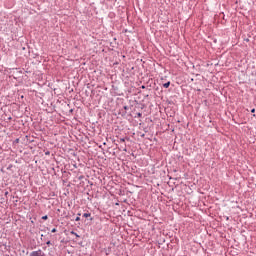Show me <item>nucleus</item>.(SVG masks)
Here are the masks:
<instances>
[{
  "instance_id": "obj_1",
  "label": "nucleus",
  "mask_w": 256,
  "mask_h": 256,
  "mask_svg": "<svg viewBox=\"0 0 256 256\" xmlns=\"http://www.w3.org/2000/svg\"><path fill=\"white\" fill-rule=\"evenodd\" d=\"M30 256H46L42 250L33 251Z\"/></svg>"
},
{
  "instance_id": "obj_2",
  "label": "nucleus",
  "mask_w": 256,
  "mask_h": 256,
  "mask_svg": "<svg viewBox=\"0 0 256 256\" xmlns=\"http://www.w3.org/2000/svg\"><path fill=\"white\" fill-rule=\"evenodd\" d=\"M171 85V82H167V83H164L163 84V87L165 88V89H169V86Z\"/></svg>"
},
{
  "instance_id": "obj_3",
  "label": "nucleus",
  "mask_w": 256,
  "mask_h": 256,
  "mask_svg": "<svg viewBox=\"0 0 256 256\" xmlns=\"http://www.w3.org/2000/svg\"><path fill=\"white\" fill-rule=\"evenodd\" d=\"M83 217H85L87 219V217H91V213H84Z\"/></svg>"
},
{
  "instance_id": "obj_4",
  "label": "nucleus",
  "mask_w": 256,
  "mask_h": 256,
  "mask_svg": "<svg viewBox=\"0 0 256 256\" xmlns=\"http://www.w3.org/2000/svg\"><path fill=\"white\" fill-rule=\"evenodd\" d=\"M42 219H43L44 221H47V220L49 219V217H48L47 215H45V216L42 217Z\"/></svg>"
},
{
  "instance_id": "obj_5",
  "label": "nucleus",
  "mask_w": 256,
  "mask_h": 256,
  "mask_svg": "<svg viewBox=\"0 0 256 256\" xmlns=\"http://www.w3.org/2000/svg\"><path fill=\"white\" fill-rule=\"evenodd\" d=\"M51 232L52 233H57V228H53Z\"/></svg>"
},
{
  "instance_id": "obj_6",
  "label": "nucleus",
  "mask_w": 256,
  "mask_h": 256,
  "mask_svg": "<svg viewBox=\"0 0 256 256\" xmlns=\"http://www.w3.org/2000/svg\"><path fill=\"white\" fill-rule=\"evenodd\" d=\"M71 234L74 235V236L79 237V235H77V233H75V232H71Z\"/></svg>"
},
{
  "instance_id": "obj_7",
  "label": "nucleus",
  "mask_w": 256,
  "mask_h": 256,
  "mask_svg": "<svg viewBox=\"0 0 256 256\" xmlns=\"http://www.w3.org/2000/svg\"><path fill=\"white\" fill-rule=\"evenodd\" d=\"M75 221H81L80 217H76Z\"/></svg>"
},
{
  "instance_id": "obj_8",
  "label": "nucleus",
  "mask_w": 256,
  "mask_h": 256,
  "mask_svg": "<svg viewBox=\"0 0 256 256\" xmlns=\"http://www.w3.org/2000/svg\"><path fill=\"white\" fill-rule=\"evenodd\" d=\"M251 113H255V108H253V109L251 110Z\"/></svg>"
},
{
  "instance_id": "obj_9",
  "label": "nucleus",
  "mask_w": 256,
  "mask_h": 256,
  "mask_svg": "<svg viewBox=\"0 0 256 256\" xmlns=\"http://www.w3.org/2000/svg\"><path fill=\"white\" fill-rule=\"evenodd\" d=\"M46 244L51 245V241H48Z\"/></svg>"
}]
</instances>
